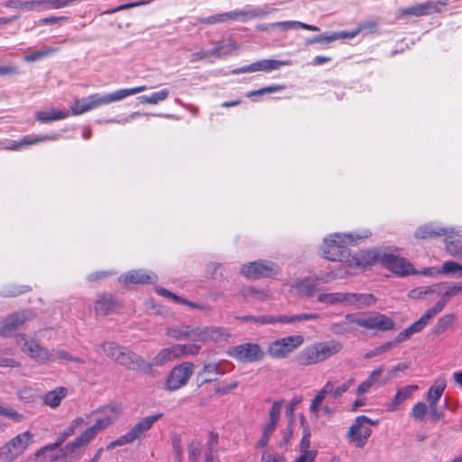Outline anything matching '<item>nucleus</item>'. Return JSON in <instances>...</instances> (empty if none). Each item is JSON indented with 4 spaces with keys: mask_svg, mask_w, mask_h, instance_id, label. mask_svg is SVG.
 I'll return each mask as SVG.
<instances>
[{
    "mask_svg": "<svg viewBox=\"0 0 462 462\" xmlns=\"http://www.w3.org/2000/svg\"><path fill=\"white\" fill-rule=\"evenodd\" d=\"M123 411L122 405L118 403H111L104 406L98 410L92 411L90 416H93L94 424L86 429L79 437L73 441L68 443L64 448V451L68 452V456L72 455L79 448L86 446L92 441L97 435L106 430L114 422H116Z\"/></svg>",
    "mask_w": 462,
    "mask_h": 462,
    "instance_id": "obj_1",
    "label": "nucleus"
},
{
    "mask_svg": "<svg viewBox=\"0 0 462 462\" xmlns=\"http://www.w3.org/2000/svg\"><path fill=\"white\" fill-rule=\"evenodd\" d=\"M368 234L363 236L353 234H335L330 238H325L322 245L323 255L329 261L346 262L349 266H363L364 263L356 257L351 256L347 248V243H353L364 237H367Z\"/></svg>",
    "mask_w": 462,
    "mask_h": 462,
    "instance_id": "obj_2",
    "label": "nucleus"
},
{
    "mask_svg": "<svg viewBox=\"0 0 462 462\" xmlns=\"http://www.w3.org/2000/svg\"><path fill=\"white\" fill-rule=\"evenodd\" d=\"M147 89L148 88L143 85L131 88L118 89L115 92L106 94L103 96L99 94H93L87 97L76 99L74 103L70 106L69 115L79 116L88 111H90L94 108H97L102 105L120 101L129 96L141 93Z\"/></svg>",
    "mask_w": 462,
    "mask_h": 462,
    "instance_id": "obj_3",
    "label": "nucleus"
},
{
    "mask_svg": "<svg viewBox=\"0 0 462 462\" xmlns=\"http://www.w3.org/2000/svg\"><path fill=\"white\" fill-rule=\"evenodd\" d=\"M343 346L336 340L321 341L303 348L296 356V362L302 366H310L326 361L339 353Z\"/></svg>",
    "mask_w": 462,
    "mask_h": 462,
    "instance_id": "obj_4",
    "label": "nucleus"
},
{
    "mask_svg": "<svg viewBox=\"0 0 462 462\" xmlns=\"http://www.w3.org/2000/svg\"><path fill=\"white\" fill-rule=\"evenodd\" d=\"M98 351L102 350L106 356L118 364L132 370H151V365L147 363L141 356L120 346L114 342H107L98 346Z\"/></svg>",
    "mask_w": 462,
    "mask_h": 462,
    "instance_id": "obj_5",
    "label": "nucleus"
},
{
    "mask_svg": "<svg viewBox=\"0 0 462 462\" xmlns=\"http://www.w3.org/2000/svg\"><path fill=\"white\" fill-rule=\"evenodd\" d=\"M365 263L371 264L374 262H379L399 276H405L415 273V271L411 263L402 257H399L393 253L378 252L370 250L365 253Z\"/></svg>",
    "mask_w": 462,
    "mask_h": 462,
    "instance_id": "obj_6",
    "label": "nucleus"
},
{
    "mask_svg": "<svg viewBox=\"0 0 462 462\" xmlns=\"http://www.w3.org/2000/svg\"><path fill=\"white\" fill-rule=\"evenodd\" d=\"M346 319L364 328L382 332L393 329L395 325L393 319L379 312L346 314Z\"/></svg>",
    "mask_w": 462,
    "mask_h": 462,
    "instance_id": "obj_7",
    "label": "nucleus"
},
{
    "mask_svg": "<svg viewBox=\"0 0 462 462\" xmlns=\"http://www.w3.org/2000/svg\"><path fill=\"white\" fill-rule=\"evenodd\" d=\"M33 435L23 431L0 448V462H12L17 458L32 442Z\"/></svg>",
    "mask_w": 462,
    "mask_h": 462,
    "instance_id": "obj_8",
    "label": "nucleus"
},
{
    "mask_svg": "<svg viewBox=\"0 0 462 462\" xmlns=\"http://www.w3.org/2000/svg\"><path fill=\"white\" fill-rule=\"evenodd\" d=\"M378 423V420H374L365 415L357 416L349 427L346 437L356 448H363L372 434L368 426H375Z\"/></svg>",
    "mask_w": 462,
    "mask_h": 462,
    "instance_id": "obj_9",
    "label": "nucleus"
},
{
    "mask_svg": "<svg viewBox=\"0 0 462 462\" xmlns=\"http://www.w3.org/2000/svg\"><path fill=\"white\" fill-rule=\"evenodd\" d=\"M303 343L304 337L301 335L287 336L270 343L267 353L273 358H285Z\"/></svg>",
    "mask_w": 462,
    "mask_h": 462,
    "instance_id": "obj_10",
    "label": "nucleus"
},
{
    "mask_svg": "<svg viewBox=\"0 0 462 462\" xmlns=\"http://www.w3.org/2000/svg\"><path fill=\"white\" fill-rule=\"evenodd\" d=\"M15 340L23 352L27 354L35 361L40 363H45L48 361L54 362V355H51L48 349L41 346L35 340L28 338L24 334L17 335Z\"/></svg>",
    "mask_w": 462,
    "mask_h": 462,
    "instance_id": "obj_11",
    "label": "nucleus"
},
{
    "mask_svg": "<svg viewBox=\"0 0 462 462\" xmlns=\"http://www.w3.org/2000/svg\"><path fill=\"white\" fill-rule=\"evenodd\" d=\"M227 354L242 363H256L264 356L263 349L254 343H244L230 347Z\"/></svg>",
    "mask_w": 462,
    "mask_h": 462,
    "instance_id": "obj_12",
    "label": "nucleus"
},
{
    "mask_svg": "<svg viewBox=\"0 0 462 462\" xmlns=\"http://www.w3.org/2000/svg\"><path fill=\"white\" fill-rule=\"evenodd\" d=\"M264 12L260 8L250 10H236L226 13L213 14L208 17L199 18V23L204 24H215L226 23L228 21L245 20V18H254L264 15Z\"/></svg>",
    "mask_w": 462,
    "mask_h": 462,
    "instance_id": "obj_13",
    "label": "nucleus"
},
{
    "mask_svg": "<svg viewBox=\"0 0 462 462\" xmlns=\"http://www.w3.org/2000/svg\"><path fill=\"white\" fill-rule=\"evenodd\" d=\"M194 365L191 362H183L174 366L166 380V389L177 391L185 386L193 374Z\"/></svg>",
    "mask_w": 462,
    "mask_h": 462,
    "instance_id": "obj_14",
    "label": "nucleus"
},
{
    "mask_svg": "<svg viewBox=\"0 0 462 462\" xmlns=\"http://www.w3.org/2000/svg\"><path fill=\"white\" fill-rule=\"evenodd\" d=\"M241 274L247 279L258 280L271 277L278 273V266L272 262L255 261L244 264Z\"/></svg>",
    "mask_w": 462,
    "mask_h": 462,
    "instance_id": "obj_15",
    "label": "nucleus"
},
{
    "mask_svg": "<svg viewBox=\"0 0 462 462\" xmlns=\"http://www.w3.org/2000/svg\"><path fill=\"white\" fill-rule=\"evenodd\" d=\"M447 5V0L441 1H434L430 0L422 4H418L412 6H409L406 8H402L398 11L400 17L404 16H424L429 15L434 13H439L441 11V6Z\"/></svg>",
    "mask_w": 462,
    "mask_h": 462,
    "instance_id": "obj_16",
    "label": "nucleus"
},
{
    "mask_svg": "<svg viewBox=\"0 0 462 462\" xmlns=\"http://www.w3.org/2000/svg\"><path fill=\"white\" fill-rule=\"evenodd\" d=\"M291 61L290 60H261L255 61L250 65L238 68L233 71L235 74L241 73H253L256 71L270 72L273 70H278L282 66H290Z\"/></svg>",
    "mask_w": 462,
    "mask_h": 462,
    "instance_id": "obj_17",
    "label": "nucleus"
},
{
    "mask_svg": "<svg viewBox=\"0 0 462 462\" xmlns=\"http://www.w3.org/2000/svg\"><path fill=\"white\" fill-rule=\"evenodd\" d=\"M32 319L30 310L15 312L7 317L0 325V335L3 337L10 336L14 331L20 328L27 320Z\"/></svg>",
    "mask_w": 462,
    "mask_h": 462,
    "instance_id": "obj_18",
    "label": "nucleus"
},
{
    "mask_svg": "<svg viewBox=\"0 0 462 462\" xmlns=\"http://www.w3.org/2000/svg\"><path fill=\"white\" fill-rule=\"evenodd\" d=\"M229 333L222 328L214 326L196 327V342L206 343L226 341Z\"/></svg>",
    "mask_w": 462,
    "mask_h": 462,
    "instance_id": "obj_19",
    "label": "nucleus"
},
{
    "mask_svg": "<svg viewBox=\"0 0 462 462\" xmlns=\"http://www.w3.org/2000/svg\"><path fill=\"white\" fill-rule=\"evenodd\" d=\"M442 286V284H438L430 287H420L418 290L411 291L410 292V296L411 298H419L429 292H434L438 295H442L444 298H451L462 294V282H455L452 285L448 286L443 291Z\"/></svg>",
    "mask_w": 462,
    "mask_h": 462,
    "instance_id": "obj_20",
    "label": "nucleus"
},
{
    "mask_svg": "<svg viewBox=\"0 0 462 462\" xmlns=\"http://www.w3.org/2000/svg\"><path fill=\"white\" fill-rule=\"evenodd\" d=\"M328 278H304L296 281L291 288L296 291V293L300 297H312L315 292L319 290V285L321 282H328Z\"/></svg>",
    "mask_w": 462,
    "mask_h": 462,
    "instance_id": "obj_21",
    "label": "nucleus"
},
{
    "mask_svg": "<svg viewBox=\"0 0 462 462\" xmlns=\"http://www.w3.org/2000/svg\"><path fill=\"white\" fill-rule=\"evenodd\" d=\"M224 373L218 363L205 364L197 374V383L199 386H201L206 383L215 382L218 375H222Z\"/></svg>",
    "mask_w": 462,
    "mask_h": 462,
    "instance_id": "obj_22",
    "label": "nucleus"
},
{
    "mask_svg": "<svg viewBox=\"0 0 462 462\" xmlns=\"http://www.w3.org/2000/svg\"><path fill=\"white\" fill-rule=\"evenodd\" d=\"M156 279L157 276L152 273H147L143 270H135L123 274L119 281L125 283L144 284L152 283Z\"/></svg>",
    "mask_w": 462,
    "mask_h": 462,
    "instance_id": "obj_23",
    "label": "nucleus"
},
{
    "mask_svg": "<svg viewBox=\"0 0 462 462\" xmlns=\"http://www.w3.org/2000/svg\"><path fill=\"white\" fill-rule=\"evenodd\" d=\"M162 417V413L149 415L135 423L129 430L133 438L141 439L152 427V425Z\"/></svg>",
    "mask_w": 462,
    "mask_h": 462,
    "instance_id": "obj_24",
    "label": "nucleus"
},
{
    "mask_svg": "<svg viewBox=\"0 0 462 462\" xmlns=\"http://www.w3.org/2000/svg\"><path fill=\"white\" fill-rule=\"evenodd\" d=\"M166 335L176 340H190L196 342V327L181 325L166 329Z\"/></svg>",
    "mask_w": 462,
    "mask_h": 462,
    "instance_id": "obj_25",
    "label": "nucleus"
},
{
    "mask_svg": "<svg viewBox=\"0 0 462 462\" xmlns=\"http://www.w3.org/2000/svg\"><path fill=\"white\" fill-rule=\"evenodd\" d=\"M444 236L447 252L452 256L462 258V236L457 235L451 228L447 229Z\"/></svg>",
    "mask_w": 462,
    "mask_h": 462,
    "instance_id": "obj_26",
    "label": "nucleus"
},
{
    "mask_svg": "<svg viewBox=\"0 0 462 462\" xmlns=\"http://www.w3.org/2000/svg\"><path fill=\"white\" fill-rule=\"evenodd\" d=\"M86 423L85 420L83 418H76L73 420L70 424L62 431H60L58 434V437L56 439V441L52 444H49L45 446L44 449H51L55 447H61L62 444L66 441L67 439L71 437L75 430L81 425Z\"/></svg>",
    "mask_w": 462,
    "mask_h": 462,
    "instance_id": "obj_27",
    "label": "nucleus"
},
{
    "mask_svg": "<svg viewBox=\"0 0 462 462\" xmlns=\"http://www.w3.org/2000/svg\"><path fill=\"white\" fill-rule=\"evenodd\" d=\"M417 389L418 385H407L398 389L393 400L386 404L387 410L390 411H395L401 403L410 399Z\"/></svg>",
    "mask_w": 462,
    "mask_h": 462,
    "instance_id": "obj_28",
    "label": "nucleus"
},
{
    "mask_svg": "<svg viewBox=\"0 0 462 462\" xmlns=\"http://www.w3.org/2000/svg\"><path fill=\"white\" fill-rule=\"evenodd\" d=\"M68 390L65 387H56L49 391L42 397V402L51 409H56L60 406L61 401L66 397Z\"/></svg>",
    "mask_w": 462,
    "mask_h": 462,
    "instance_id": "obj_29",
    "label": "nucleus"
},
{
    "mask_svg": "<svg viewBox=\"0 0 462 462\" xmlns=\"http://www.w3.org/2000/svg\"><path fill=\"white\" fill-rule=\"evenodd\" d=\"M317 300L326 306L346 305L347 292H322L317 296Z\"/></svg>",
    "mask_w": 462,
    "mask_h": 462,
    "instance_id": "obj_30",
    "label": "nucleus"
},
{
    "mask_svg": "<svg viewBox=\"0 0 462 462\" xmlns=\"http://www.w3.org/2000/svg\"><path fill=\"white\" fill-rule=\"evenodd\" d=\"M69 116V111H60L54 108L38 111L35 113V118L41 123H49L51 121L65 119Z\"/></svg>",
    "mask_w": 462,
    "mask_h": 462,
    "instance_id": "obj_31",
    "label": "nucleus"
},
{
    "mask_svg": "<svg viewBox=\"0 0 462 462\" xmlns=\"http://www.w3.org/2000/svg\"><path fill=\"white\" fill-rule=\"evenodd\" d=\"M448 228L437 226L433 224L424 225L417 228L415 237L419 239H426L428 237L444 236Z\"/></svg>",
    "mask_w": 462,
    "mask_h": 462,
    "instance_id": "obj_32",
    "label": "nucleus"
},
{
    "mask_svg": "<svg viewBox=\"0 0 462 462\" xmlns=\"http://www.w3.org/2000/svg\"><path fill=\"white\" fill-rule=\"evenodd\" d=\"M375 302V298L373 294L353 293L347 292L346 305L362 308L371 306Z\"/></svg>",
    "mask_w": 462,
    "mask_h": 462,
    "instance_id": "obj_33",
    "label": "nucleus"
},
{
    "mask_svg": "<svg viewBox=\"0 0 462 462\" xmlns=\"http://www.w3.org/2000/svg\"><path fill=\"white\" fill-rule=\"evenodd\" d=\"M45 446L37 450L36 457H43L44 462H55L68 456V452L64 451L61 447H55L51 449H44Z\"/></svg>",
    "mask_w": 462,
    "mask_h": 462,
    "instance_id": "obj_34",
    "label": "nucleus"
},
{
    "mask_svg": "<svg viewBox=\"0 0 462 462\" xmlns=\"http://www.w3.org/2000/svg\"><path fill=\"white\" fill-rule=\"evenodd\" d=\"M115 308L116 302L108 295L100 296L94 303L96 313L102 316L108 315L114 311Z\"/></svg>",
    "mask_w": 462,
    "mask_h": 462,
    "instance_id": "obj_35",
    "label": "nucleus"
},
{
    "mask_svg": "<svg viewBox=\"0 0 462 462\" xmlns=\"http://www.w3.org/2000/svg\"><path fill=\"white\" fill-rule=\"evenodd\" d=\"M179 358L177 354V349L175 345L171 347L162 349L152 359V364H150L151 366L152 365L161 366L163 365L174 359Z\"/></svg>",
    "mask_w": 462,
    "mask_h": 462,
    "instance_id": "obj_36",
    "label": "nucleus"
},
{
    "mask_svg": "<svg viewBox=\"0 0 462 462\" xmlns=\"http://www.w3.org/2000/svg\"><path fill=\"white\" fill-rule=\"evenodd\" d=\"M272 27H277L281 31L296 30L299 28H302L305 30L312 31V32L319 31V28L315 25L307 24V23H304L301 22H297V21L277 22V23H272Z\"/></svg>",
    "mask_w": 462,
    "mask_h": 462,
    "instance_id": "obj_37",
    "label": "nucleus"
},
{
    "mask_svg": "<svg viewBox=\"0 0 462 462\" xmlns=\"http://www.w3.org/2000/svg\"><path fill=\"white\" fill-rule=\"evenodd\" d=\"M347 39L346 32H335L332 34H320L306 40V44H328L336 40Z\"/></svg>",
    "mask_w": 462,
    "mask_h": 462,
    "instance_id": "obj_38",
    "label": "nucleus"
},
{
    "mask_svg": "<svg viewBox=\"0 0 462 462\" xmlns=\"http://www.w3.org/2000/svg\"><path fill=\"white\" fill-rule=\"evenodd\" d=\"M457 272H459L458 276H462V265L456 262H453V261H447L443 263L440 271H434L432 269H425L420 273H422L424 275L431 276L434 273H441L448 274V273H456Z\"/></svg>",
    "mask_w": 462,
    "mask_h": 462,
    "instance_id": "obj_39",
    "label": "nucleus"
},
{
    "mask_svg": "<svg viewBox=\"0 0 462 462\" xmlns=\"http://www.w3.org/2000/svg\"><path fill=\"white\" fill-rule=\"evenodd\" d=\"M355 379L350 378L342 384H339L337 386L335 385V383L332 381H328L326 383L327 388L328 389L329 394L335 398L337 399L341 397L344 393H346L349 388L354 384Z\"/></svg>",
    "mask_w": 462,
    "mask_h": 462,
    "instance_id": "obj_40",
    "label": "nucleus"
},
{
    "mask_svg": "<svg viewBox=\"0 0 462 462\" xmlns=\"http://www.w3.org/2000/svg\"><path fill=\"white\" fill-rule=\"evenodd\" d=\"M424 325L422 322L418 319L414 323H412L410 327L401 331L397 337H395L393 342H396V345L410 338L413 334L420 332L424 328Z\"/></svg>",
    "mask_w": 462,
    "mask_h": 462,
    "instance_id": "obj_41",
    "label": "nucleus"
},
{
    "mask_svg": "<svg viewBox=\"0 0 462 462\" xmlns=\"http://www.w3.org/2000/svg\"><path fill=\"white\" fill-rule=\"evenodd\" d=\"M446 388L445 380H438L436 383L429 389L427 401L430 404H437Z\"/></svg>",
    "mask_w": 462,
    "mask_h": 462,
    "instance_id": "obj_42",
    "label": "nucleus"
},
{
    "mask_svg": "<svg viewBox=\"0 0 462 462\" xmlns=\"http://www.w3.org/2000/svg\"><path fill=\"white\" fill-rule=\"evenodd\" d=\"M169 95V90L167 88H163L158 92L152 93L150 96H141L138 97V100L142 104L157 105L167 99Z\"/></svg>",
    "mask_w": 462,
    "mask_h": 462,
    "instance_id": "obj_43",
    "label": "nucleus"
},
{
    "mask_svg": "<svg viewBox=\"0 0 462 462\" xmlns=\"http://www.w3.org/2000/svg\"><path fill=\"white\" fill-rule=\"evenodd\" d=\"M222 49H223V46L218 43L214 49H212L209 51L202 50V51L194 52L190 55L189 61L190 62H198L199 60L208 59L209 56L220 58L223 55Z\"/></svg>",
    "mask_w": 462,
    "mask_h": 462,
    "instance_id": "obj_44",
    "label": "nucleus"
},
{
    "mask_svg": "<svg viewBox=\"0 0 462 462\" xmlns=\"http://www.w3.org/2000/svg\"><path fill=\"white\" fill-rule=\"evenodd\" d=\"M310 429H304L303 430V437L300 440V457H307V455L308 457L310 456V454H311V457L312 458H316L317 457V450H310Z\"/></svg>",
    "mask_w": 462,
    "mask_h": 462,
    "instance_id": "obj_45",
    "label": "nucleus"
},
{
    "mask_svg": "<svg viewBox=\"0 0 462 462\" xmlns=\"http://www.w3.org/2000/svg\"><path fill=\"white\" fill-rule=\"evenodd\" d=\"M330 395L328 389L327 388V384L325 383L323 387L317 393L313 400L311 401L310 406V411L314 414L316 417H318V412L319 410V407L322 404V402L324 399Z\"/></svg>",
    "mask_w": 462,
    "mask_h": 462,
    "instance_id": "obj_46",
    "label": "nucleus"
},
{
    "mask_svg": "<svg viewBox=\"0 0 462 462\" xmlns=\"http://www.w3.org/2000/svg\"><path fill=\"white\" fill-rule=\"evenodd\" d=\"M177 354L179 358L187 356H197L200 352L201 346L196 342L192 344H176Z\"/></svg>",
    "mask_w": 462,
    "mask_h": 462,
    "instance_id": "obj_47",
    "label": "nucleus"
},
{
    "mask_svg": "<svg viewBox=\"0 0 462 462\" xmlns=\"http://www.w3.org/2000/svg\"><path fill=\"white\" fill-rule=\"evenodd\" d=\"M60 134H58L52 135H25L20 140V144H22L23 147L33 145L42 142L57 140Z\"/></svg>",
    "mask_w": 462,
    "mask_h": 462,
    "instance_id": "obj_48",
    "label": "nucleus"
},
{
    "mask_svg": "<svg viewBox=\"0 0 462 462\" xmlns=\"http://www.w3.org/2000/svg\"><path fill=\"white\" fill-rule=\"evenodd\" d=\"M448 303V300H439L431 309L428 310L420 319L424 327L428 325L430 320L442 311L446 304Z\"/></svg>",
    "mask_w": 462,
    "mask_h": 462,
    "instance_id": "obj_49",
    "label": "nucleus"
},
{
    "mask_svg": "<svg viewBox=\"0 0 462 462\" xmlns=\"http://www.w3.org/2000/svg\"><path fill=\"white\" fill-rule=\"evenodd\" d=\"M456 319L455 314H447L439 319L438 322L433 328L435 334H441L451 328Z\"/></svg>",
    "mask_w": 462,
    "mask_h": 462,
    "instance_id": "obj_50",
    "label": "nucleus"
},
{
    "mask_svg": "<svg viewBox=\"0 0 462 462\" xmlns=\"http://www.w3.org/2000/svg\"><path fill=\"white\" fill-rule=\"evenodd\" d=\"M4 5L5 7H10V8L35 10V9H40L41 3H39V0L38 1H25V2L11 0V1L5 2L4 4Z\"/></svg>",
    "mask_w": 462,
    "mask_h": 462,
    "instance_id": "obj_51",
    "label": "nucleus"
},
{
    "mask_svg": "<svg viewBox=\"0 0 462 462\" xmlns=\"http://www.w3.org/2000/svg\"><path fill=\"white\" fill-rule=\"evenodd\" d=\"M59 51L58 48L55 47H47L40 51H36L29 55L24 57V60L28 62H33L39 60L44 57L56 53Z\"/></svg>",
    "mask_w": 462,
    "mask_h": 462,
    "instance_id": "obj_52",
    "label": "nucleus"
},
{
    "mask_svg": "<svg viewBox=\"0 0 462 462\" xmlns=\"http://www.w3.org/2000/svg\"><path fill=\"white\" fill-rule=\"evenodd\" d=\"M31 289L28 285H10L2 291V295L5 297H15L31 291Z\"/></svg>",
    "mask_w": 462,
    "mask_h": 462,
    "instance_id": "obj_53",
    "label": "nucleus"
},
{
    "mask_svg": "<svg viewBox=\"0 0 462 462\" xmlns=\"http://www.w3.org/2000/svg\"><path fill=\"white\" fill-rule=\"evenodd\" d=\"M377 27V23L375 21H369L363 23H360L357 28L351 32H346L347 39H352L356 37L359 32L363 31L372 32Z\"/></svg>",
    "mask_w": 462,
    "mask_h": 462,
    "instance_id": "obj_54",
    "label": "nucleus"
},
{
    "mask_svg": "<svg viewBox=\"0 0 462 462\" xmlns=\"http://www.w3.org/2000/svg\"><path fill=\"white\" fill-rule=\"evenodd\" d=\"M0 416L6 417L15 422H20L23 420V415L19 413L16 410L9 406L0 405Z\"/></svg>",
    "mask_w": 462,
    "mask_h": 462,
    "instance_id": "obj_55",
    "label": "nucleus"
},
{
    "mask_svg": "<svg viewBox=\"0 0 462 462\" xmlns=\"http://www.w3.org/2000/svg\"><path fill=\"white\" fill-rule=\"evenodd\" d=\"M428 411L426 404L422 402H418L414 404L411 410V416L418 420H422Z\"/></svg>",
    "mask_w": 462,
    "mask_h": 462,
    "instance_id": "obj_56",
    "label": "nucleus"
},
{
    "mask_svg": "<svg viewBox=\"0 0 462 462\" xmlns=\"http://www.w3.org/2000/svg\"><path fill=\"white\" fill-rule=\"evenodd\" d=\"M268 324H291L294 323L293 315H269V318L265 319Z\"/></svg>",
    "mask_w": 462,
    "mask_h": 462,
    "instance_id": "obj_57",
    "label": "nucleus"
},
{
    "mask_svg": "<svg viewBox=\"0 0 462 462\" xmlns=\"http://www.w3.org/2000/svg\"><path fill=\"white\" fill-rule=\"evenodd\" d=\"M347 323L350 322L346 319L344 321L332 323L329 327V330L335 335H345L346 333L350 331Z\"/></svg>",
    "mask_w": 462,
    "mask_h": 462,
    "instance_id": "obj_58",
    "label": "nucleus"
},
{
    "mask_svg": "<svg viewBox=\"0 0 462 462\" xmlns=\"http://www.w3.org/2000/svg\"><path fill=\"white\" fill-rule=\"evenodd\" d=\"M201 455V446L199 442H193L189 446V458L191 462H198Z\"/></svg>",
    "mask_w": 462,
    "mask_h": 462,
    "instance_id": "obj_59",
    "label": "nucleus"
},
{
    "mask_svg": "<svg viewBox=\"0 0 462 462\" xmlns=\"http://www.w3.org/2000/svg\"><path fill=\"white\" fill-rule=\"evenodd\" d=\"M237 381H233L231 383H224L223 384L215 388V393L225 395L235 390L238 386Z\"/></svg>",
    "mask_w": 462,
    "mask_h": 462,
    "instance_id": "obj_60",
    "label": "nucleus"
},
{
    "mask_svg": "<svg viewBox=\"0 0 462 462\" xmlns=\"http://www.w3.org/2000/svg\"><path fill=\"white\" fill-rule=\"evenodd\" d=\"M51 354L54 355V357H55L54 361H57L58 359H66V360L75 361V362H78L80 364H84L83 359L75 358L71 355H69L68 352H66L65 350H56L54 352H51Z\"/></svg>",
    "mask_w": 462,
    "mask_h": 462,
    "instance_id": "obj_61",
    "label": "nucleus"
},
{
    "mask_svg": "<svg viewBox=\"0 0 462 462\" xmlns=\"http://www.w3.org/2000/svg\"><path fill=\"white\" fill-rule=\"evenodd\" d=\"M282 410V403L275 402L270 410V421L278 423Z\"/></svg>",
    "mask_w": 462,
    "mask_h": 462,
    "instance_id": "obj_62",
    "label": "nucleus"
},
{
    "mask_svg": "<svg viewBox=\"0 0 462 462\" xmlns=\"http://www.w3.org/2000/svg\"><path fill=\"white\" fill-rule=\"evenodd\" d=\"M22 144H20V141H0V150H10L16 151L22 148Z\"/></svg>",
    "mask_w": 462,
    "mask_h": 462,
    "instance_id": "obj_63",
    "label": "nucleus"
},
{
    "mask_svg": "<svg viewBox=\"0 0 462 462\" xmlns=\"http://www.w3.org/2000/svg\"><path fill=\"white\" fill-rule=\"evenodd\" d=\"M261 462H285V459L277 453L264 452L262 456Z\"/></svg>",
    "mask_w": 462,
    "mask_h": 462,
    "instance_id": "obj_64",
    "label": "nucleus"
}]
</instances>
